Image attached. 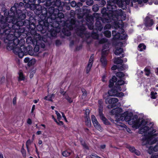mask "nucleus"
I'll return each mask as SVG.
<instances>
[{
  "mask_svg": "<svg viewBox=\"0 0 158 158\" xmlns=\"http://www.w3.org/2000/svg\"><path fill=\"white\" fill-rule=\"evenodd\" d=\"M26 26L28 28H30V24L29 20H25L24 22L18 21L9 16L7 18V23L4 21L2 19L0 21V35L1 36L6 35L11 31L20 30V27Z\"/></svg>",
  "mask_w": 158,
  "mask_h": 158,
  "instance_id": "nucleus-1",
  "label": "nucleus"
},
{
  "mask_svg": "<svg viewBox=\"0 0 158 158\" xmlns=\"http://www.w3.org/2000/svg\"><path fill=\"white\" fill-rule=\"evenodd\" d=\"M156 131V129L152 127L149 128L148 126L141 127L139 133L141 134H144L142 138L143 145L148 144H152L158 142V137L155 138L158 136V133L154 134Z\"/></svg>",
  "mask_w": 158,
  "mask_h": 158,
  "instance_id": "nucleus-2",
  "label": "nucleus"
},
{
  "mask_svg": "<svg viewBox=\"0 0 158 158\" xmlns=\"http://www.w3.org/2000/svg\"><path fill=\"white\" fill-rule=\"evenodd\" d=\"M44 5L47 7L50 6L48 10H45V12L47 15H48L46 22L48 23H52V19H55L56 17V13L59 12L57 8L60 4V2L58 0H47Z\"/></svg>",
  "mask_w": 158,
  "mask_h": 158,
  "instance_id": "nucleus-3",
  "label": "nucleus"
},
{
  "mask_svg": "<svg viewBox=\"0 0 158 158\" xmlns=\"http://www.w3.org/2000/svg\"><path fill=\"white\" fill-rule=\"evenodd\" d=\"M1 37L4 39V41L6 46V48L8 50H11L13 48L14 46H16L18 45H20V42L24 41V39H21L19 40L18 38L14 37L13 35L11 33Z\"/></svg>",
  "mask_w": 158,
  "mask_h": 158,
  "instance_id": "nucleus-4",
  "label": "nucleus"
},
{
  "mask_svg": "<svg viewBox=\"0 0 158 158\" xmlns=\"http://www.w3.org/2000/svg\"><path fill=\"white\" fill-rule=\"evenodd\" d=\"M56 13V17L55 19H52V23L51 24L48 25L52 27L57 28L60 25V22H61V19L64 18V14L62 13H60L59 11Z\"/></svg>",
  "mask_w": 158,
  "mask_h": 158,
  "instance_id": "nucleus-5",
  "label": "nucleus"
},
{
  "mask_svg": "<svg viewBox=\"0 0 158 158\" xmlns=\"http://www.w3.org/2000/svg\"><path fill=\"white\" fill-rule=\"evenodd\" d=\"M94 17L96 19V22L95 23V26L96 29L101 31L103 28V26L102 24L101 21L104 22V19L100 16L99 14L95 13L94 15Z\"/></svg>",
  "mask_w": 158,
  "mask_h": 158,
  "instance_id": "nucleus-6",
  "label": "nucleus"
},
{
  "mask_svg": "<svg viewBox=\"0 0 158 158\" xmlns=\"http://www.w3.org/2000/svg\"><path fill=\"white\" fill-rule=\"evenodd\" d=\"M112 17L110 18L113 19V17L114 16L116 19H121V20H124L126 18V15L124 12L121 9L116 10L111 14Z\"/></svg>",
  "mask_w": 158,
  "mask_h": 158,
  "instance_id": "nucleus-7",
  "label": "nucleus"
},
{
  "mask_svg": "<svg viewBox=\"0 0 158 158\" xmlns=\"http://www.w3.org/2000/svg\"><path fill=\"white\" fill-rule=\"evenodd\" d=\"M82 30L81 31V32L80 34V36L81 37H83L85 36L87 38H89L91 37L94 39H97L98 38V34L96 32L90 33L89 32H85V28L84 27L82 26Z\"/></svg>",
  "mask_w": 158,
  "mask_h": 158,
  "instance_id": "nucleus-8",
  "label": "nucleus"
},
{
  "mask_svg": "<svg viewBox=\"0 0 158 158\" xmlns=\"http://www.w3.org/2000/svg\"><path fill=\"white\" fill-rule=\"evenodd\" d=\"M26 18L25 14L22 13V11L20 9H18L15 12V15L14 16V19L16 21H20L24 22Z\"/></svg>",
  "mask_w": 158,
  "mask_h": 158,
  "instance_id": "nucleus-9",
  "label": "nucleus"
},
{
  "mask_svg": "<svg viewBox=\"0 0 158 158\" xmlns=\"http://www.w3.org/2000/svg\"><path fill=\"white\" fill-rule=\"evenodd\" d=\"M128 123L130 125H133L136 127H139L142 126L143 123H145V122L142 120L141 123H140L139 121L136 118L131 117Z\"/></svg>",
  "mask_w": 158,
  "mask_h": 158,
  "instance_id": "nucleus-10",
  "label": "nucleus"
},
{
  "mask_svg": "<svg viewBox=\"0 0 158 158\" xmlns=\"http://www.w3.org/2000/svg\"><path fill=\"white\" fill-rule=\"evenodd\" d=\"M33 25L34 27H32L31 28V25H30V28H28L29 29V31H30L31 34L34 35V38L35 40V42L36 44H37V41L40 40L41 39V36L39 34L36 33V31L35 30V26L34 24Z\"/></svg>",
  "mask_w": 158,
  "mask_h": 158,
  "instance_id": "nucleus-11",
  "label": "nucleus"
},
{
  "mask_svg": "<svg viewBox=\"0 0 158 158\" xmlns=\"http://www.w3.org/2000/svg\"><path fill=\"white\" fill-rule=\"evenodd\" d=\"M122 89L121 87L120 86H114L113 87L111 90H109L108 92V94L109 96H115L117 93L121 91Z\"/></svg>",
  "mask_w": 158,
  "mask_h": 158,
  "instance_id": "nucleus-12",
  "label": "nucleus"
},
{
  "mask_svg": "<svg viewBox=\"0 0 158 158\" xmlns=\"http://www.w3.org/2000/svg\"><path fill=\"white\" fill-rule=\"evenodd\" d=\"M47 23L48 24H47V27L45 25L43 26L42 25L39 24L37 26L36 29L37 30L39 31H40L41 33H44L46 32V30L48 29V28H49V27H52L50 25L48 26V25L50 24V23H48L47 22Z\"/></svg>",
  "mask_w": 158,
  "mask_h": 158,
  "instance_id": "nucleus-13",
  "label": "nucleus"
},
{
  "mask_svg": "<svg viewBox=\"0 0 158 158\" xmlns=\"http://www.w3.org/2000/svg\"><path fill=\"white\" fill-rule=\"evenodd\" d=\"M86 24L89 28L90 30L93 29L94 26V19L92 16H88L86 17Z\"/></svg>",
  "mask_w": 158,
  "mask_h": 158,
  "instance_id": "nucleus-14",
  "label": "nucleus"
},
{
  "mask_svg": "<svg viewBox=\"0 0 158 158\" xmlns=\"http://www.w3.org/2000/svg\"><path fill=\"white\" fill-rule=\"evenodd\" d=\"M116 8L117 6L115 4L112 2L108 3L107 9L108 11H110L111 14L116 10Z\"/></svg>",
  "mask_w": 158,
  "mask_h": 158,
  "instance_id": "nucleus-15",
  "label": "nucleus"
},
{
  "mask_svg": "<svg viewBox=\"0 0 158 158\" xmlns=\"http://www.w3.org/2000/svg\"><path fill=\"white\" fill-rule=\"evenodd\" d=\"M24 4L22 2H20L19 3H16L14 6L12 7L11 8V11L13 12L17 11L18 9H20L21 7L24 6Z\"/></svg>",
  "mask_w": 158,
  "mask_h": 158,
  "instance_id": "nucleus-16",
  "label": "nucleus"
},
{
  "mask_svg": "<svg viewBox=\"0 0 158 158\" xmlns=\"http://www.w3.org/2000/svg\"><path fill=\"white\" fill-rule=\"evenodd\" d=\"M144 24L146 27H150L154 24L153 20L147 16L144 20Z\"/></svg>",
  "mask_w": 158,
  "mask_h": 158,
  "instance_id": "nucleus-17",
  "label": "nucleus"
},
{
  "mask_svg": "<svg viewBox=\"0 0 158 158\" xmlns=\"http://www.w3.org/2000/svg\"><path fill=\"white\" fill-rule=\"evenodd\" d=\"M123 110L121 108H117L112 110L110 112L111 114L115 115L116 116H118L120 115L122 112Z\"/></svg>",
  "mask_w": 158,
  "mask_h": 158,
  "instance_id": "nucleus-18",
  "label": "nucleus"
},
{
  "mask_svg": "<svg viewBox=\"0 0 158 158\" xmlns=\"http://www.w3.org/2000/svg\"><path fill=\"white\" fill-rule=\"evenodd\" d=\"M21 50L17 54L18 56L20 58H22L24 55V53L27 52V47L26 48L23 44L21 45Z\"/></svg>",
  "mask_w": 158,
  "mask_h": 158,
  "instance_id": "nucleus-19",
  "label": "nucleus"
},
{
  "mask_svg": "<svg viewBox=\"0 0 158 158\" xmlns=\"http://www.w3.org/2000/svg\"><path fill=\"white\" fill-rule=\"evenodd\" d=\"M103 98L105 99V103L106 104H112V98H110L109 96L107 93H105L103 95Z\"/></svg>",
  "mask_w": 158,
  "mask_h": 158,
  "instance_id": "nucleus-20",
  "label": "nucleus"
},
{
  "mask_svg": "<svg viewBox=\"0 0 158 158\" xmlns=\"http://www.w3.org/2000/svg\"><path fill=\"white\" fill-rule=\"evenodd\" d=\"M137 2L140 4L142 2V0H126L125 2L127 5H130V6H133V2Z\"/></svg>",
  "mask_w": 158,
  "mask_h": 158,
  "instance_id": "nucleus-21",
  "label": "nucleus"
},
{
  "mask_svg": "<svg viewBox=\"0 0 158 158\" xmlns=\"http://www.w3.org/2000/svg\"><path fill=\"white\" fill-rule=\"evenodd\" d=\"M22 32L20 30H18V31H11L10 32H9L8 33V34H7V35L9 34H12L13 35H14V37L15 38H18V37H19L20 35H21V33Z\"/></svg>",
  "mask_w": 158,
  "mask_h": 158,
  "instance_id": "nucleus-22",
  "label": "nucleus"
},
{
  "mask_svg": "<svg viewBox=\"0 0 158 158\" xmlns=\"http://www.w3.org/2000/svg\"><path fill=\"white\" fill-rule=\"evenodd\" d=\"M124 30L122 28H119L118 32L116 31H112V35L114 36V38L117 39V37H118L119 34H120L121 32H123L124 31Z\"/></svg>",
  "mask_w": 158,
  "mask_h": 158,
  "instance_id": "nucleus-23",
  "label": "nucleus"
},
{
  "mask_svg": "<svg viewBox=\"0 0 158 158\" xmlns=\"http://www.w3.org/2000/svg\"><path fill=\"white\" fill-rule=\"evenodd\" d=\"M124 32H121L119 34L118 37H117V39L119 40H123L125 39L127 37V35L125 33H124Z\"/></svg>",
  "mask_w": 158,
  "mask_h": 158,
  "instance_id": "nucleus-24",
  "label": "nucleus"
},
{
  "mask_svg": "<svg viewBox=\"0 0 158 158\" xmlns=\"http://www.w3.org/2000/svg\"><path fill=\"white\" fill-rule=\"evenodd\" d=\"M117 81V78L115 76H113L111 79L109 81V86L110 87H112L114 82H115Z\"/></svg>",
  "mask_w": 158,
  "mask_h": 158,
  "instance_id": "nucleus-25",
  "label": "nucleus"
},
{
  "mask_svg": "<svg viewBox=\"0 0 158 158\" xmlns=\"http://www.w3.org/2000/svg\"><path fill=\"white\" fill-rule=\"evenodd\" d=\"M100 119L103 121L104 124L106 125H108L110 124V123L108 120L104 116L103 114L99 115Z\"/></svg>",
  "mask_w": 158,
  "mask_h": 158,
  "instance_id": "nucleus-26",
  "label": "nucleus"
},
{
  "mask_svg": "<svg viewBox=\"0 0 158 158\" xmlns=\"http://www.w3.org/2000/svg\"><path fill=\"white\" fill-rule=\"evenodd\" d=\"M76 21L73 19H72L70 21V25L69 27V29L70 30H72L76 26Z\"/></svg>",
  "mask_w": 158,
  "mask_h": 158,
  "instance_id": "nucleus-27",
  "label": "nucleus"
},
{
  "mask_svg": "<svg viewBox=\"0 0 158 158\" xmlns=\"http://www.w3.org/2000/svg\"><path fill=\"white\" fill-rule=\"evenodd\" d=\"M120 118H119L118 120H116L115 121L116 122H114L115 123V124L118 126H120L122 127L125 128L126 126L124 124L122 123L121 122H120ZM121 119V118H120Z\"/></svg>",
  "mask_w": 158,
  "mask_h": 158,
  "instance_id": "nucleus-28",
  "label": "nucleus"
},
{
  "mask_svg": "<svg viewBox=\"0 0 158 158\" xmlns=\"http://www.w3.org/2000/svg\"><path fill=\"white\" fill-rule=\"evenodd\" d=\"M100 61L104 66H105L107 64V60L104 56H102L100 59Z\"/></svg>",
  "mask_w": 158,
  "mask_h": 158,
  "instance_id": "nucleus-29",
  "label": "nucleus"
},
{
  "mask_svg": "<svg viewBox=\"0 0 158 158\" xmlns=\"http://www.w3.org/2000/svg\"><path fill=\"white\" fill-rule=\"evenodd\" d=\"M93 124L96 129L100 131H102V128L98 121L93 123Z\"/></svg>",
  "mask_w": 158,
  "mask_h": 158,
  "instance_id": "nucleus-30",
  "label": "nucleus"
},
{
  "mask_svg": "<svg viewBox=\"0 0 158 158\" xmlns=\"http://www.w3.org/2000/svg\"><path fill=\"white\" fill-rule=\"evenodd\" d=\"M20 46V48L19 47H16V46H14L13 48L12 49L13 50L15 54L17 55V54L21 50V45Z\"/></svg>",
  "mask_w": 158,
  "mask_h": 158,
  "instance_id": "nucleus-31",
  "label": "nucleus"
},
{
  "mask_svg": "<svg viewBox=\"0 0 158 158\" xmlns=\"http://www.w3.org/2000/svg\"><path fill=\"white\" fill-rule=\"evenodd\" d=\"M123 48H117L114 52V54L116 55H118L123 53Z\"/></svg>",
  "mask_w": 158,
  "mask_h": 158,
  "instance_id": "nucleus-32",
  "label": "nucleus"
},
{
  "mask_svg": "<svg viewBox=\"0 0 158 158\" xmlns=\"http://www.w3.org/2000/svg\"><path fill=\"white\" fill-rule=\"evenodd\" d=\"M114 62L115 64H122L123 62V60L120 59L119 57L115 58L114 60Z\"/></svg>",
  "mask_w": 158,
  "mask_h": 158,
  "instance_id": "nucleus-33",
  "label": "nucleus"
},
{
  "mask_svg": "<svg viewBox=\"0 0 158 158\" xmlns=\"http://www.w3.org/2000/svg\"><path fill=\"white\" fill-rule=\"evenodd\" d=\"M111 69L113 70H115L117 69L119 70H124V68L123 67V66H122L120 67H117V66L116 65H114L111 67Z\"/></svg>",
  "mask_w": 158,
  "mask_h": 158,
  "instance_id": "nucleus-34",
  "label": "nucleus"
},
{
  "mask_svg": "<svg viewBox=\"0 0 158 158\" xmlns=\"http://www.w3.org/2000/svg\"><path fill=\"white\" fill-rule=\"evenodd\" d=\"M138 48L139 51H142L146 49V46L143 44H140L138 45Z\"/></svg>",
  "mask_w": 158,
  "mask_h": 158,
  "instance_id": "nucleus-35",
  "label": "nucleus"
},
{
  "mask_svg": "<svg viewBox=\"0 0 158 158\" xmlns=\"http://www.w3.org/2000/svg\"><path fill=\"white\" fill-rule=\"evenodd\" d=\"M103 104L98 105V112L99 115L102 114Z\"/></svg>",
  "mask_w": 158,
  "mask_h": 158,
  "instance_id": "nucleus-36",
  "label": "nucleus"
},
{
  "mask_svg": "<svg viewBox=\"0 0 158 158\" xmlns=\"http://www.w3.org/2000/svg\"><path fill=\"white\" fill-rule=\"evenodd\" d=\"M62 32L64 35L67 36H70L71 35L70 31L67 30H66L65 29H63Z\"/></svg>",
  "mask_w": 158,
  "mask_h": 158,
  "instance_id": "nucleus-37",
  "label": "nucleus"
},
{
  "mask_svg": "<svg viewBox=\"0 0 158 158\" xmlns=\"http://www.w3.org/2000/svg\"><path fill=\"white\" fill-rule=\"evenodd\" d=\"M122 117H124V120L128 122L131 118V117L128 116V115H125V114H122Z\"/></svg>",
  "mask_w": 158,
  "mask_h": 158,
  "instance_id": "nucleus-38",
  "label": "nucleus"
},
{
  "mask_svg": "<svg viewBox=\"0 0 158 158\" xmlns=\"http://www.w3.org/2000/svg\"><path fill=\"white\" fill-rule=\"evenodd\" d=\"M116 75L117 77L120 78L123 77L125 76L124 74L122 72H117L116 73Z\"/></svg>",
  "mask_w": 158,
  "mask_h": 158,
  "instance_id": "nucleus-39",
  "label": "nucleus"
},
{
  "mask_svg": "<svg viewBox=\"0 0 158 158\" xmlns=\"http://www.w3.org/2000/svg\"><path fill=\"white\" fill-rule=\"evenodd\" d=\"M19 81L23 80L25 77L23 76V73L20 71H19Z\"/></svg>",
  "mask_w": 158,
  "mask_h": 158,
  "instance_id": "nucleus-40",
  "label": "nucleus"
},
{
  "mask_svg": "<svg viewBox=\"0 0 158 158\" xmlns=\"http://www.w3.org/2000/svg\"><path fill=\"white\" fill-rule=\"evenodd\" d=\"M104 34L105 36L107 37H110L111 36V33L110 31H105L104 32Z\"/></svg>",
  "mask_w": 158,
  "mask_h": 158,
  "instance_id": "nucleus-41",
  "label": "nucleus"
},
{
  "mask_svg": "<svg viewBox=\"0 0 158 158\" xmlns=\"http://www.w3.org/2000/svg\"><path fill=\"white\" fill-rule=\"evenodd\" d=\"M124 84V81L122 80H118L116 83V85H118V86H119L120 85H123Z\"/></svg>",
  "mask_w": 158,
  "mask_h": 158,
  "instance_id": "nucleus-42",
  "label": "nucleus"
},
{
  "mask_svg": "<svg viewBox=\"0 0 158 158\" xmlns=\"http://www.w3.org/2000/svg\"><path fill=\"white\" fill-rule=\"evenodd\" d=\"M82 92L83 93V94L82 96V98H85L87 95V93L86 90L82 88L81 89Z\"/></svg>",
  "mask_w": 158,
  "mask_h": 158,
  "instance_id": "nucleus-43",
  "label": "nucleus"
},
{
  "mask_svg": "<svg viewBox=\"0 0 158 158\" xmlns=\"http://www.w3.org/2000/svg\"><path fill=\"white\" fill-rule=\"evenodd\" d=\"M157 93L156 92H154L153 91L151 92V98L153 99H156L157 97Z\"/></svg>",
  "mask_w": 158,
  "mask_h": 158,
  "instance_id": "nucleus-44",
  "label": "nucleus"
},
{
  "mask_svg": "<svg viewBox=\"0 0 158 158\" xmlns=\"http://www.w3.org/2000/svg\"><path fill=\"white\" fill-rule=\"evenodd\" d=\"M35 62V59H32L30 60L29 62L28 63V65L30 66L34 64Z\"/></svg>",
  "mask_w": 158,
  "mask_h": 158,
  "instance_id": "nucleus-45",
  "label": "nucleus"
},
{
  "mask_svg": "<svg viewBox=\"0 0 158 158\" xmlns=\"http://www.w3.org/2000/svg\"><path fill=\"white\" fill-rule=\"evenodd\" d=\"M50 35L52 37H55L57 35V33L55 31L52 30V28L50 30Z\"/></svg>",
  "mask_w": 158,
  "mask_h": 158,
  "instance_id": "nucleus-46",
  "label": "nucleus"
},
{
  "mask_svg": "<svg viewBox=\"0 0 158 158\" xmlns=\"http://www.w3.org/2000/svg\"><path fill=\"white\" fill-rule=\"evenodd\" d=\"M54 97V95L52 94L51 96H48L44 98V99L47 100L52 101V97Z\"/></svg>",
  "mask_w": 158,
  "mask_h": 158,
  "instance_id": "nucleus-47",
  "label": "nucleus"
},
{
  "mask_svg": "<svg viewBox=\"0 0 158 158\" xmlns=\"http://www.w3.org/2000/svg\"><path fill=\"white\" fill-rule=\"evenodd\" d=\"M26 41L28 43V44L31 43L34 44V43L35 42V41L33 42V40L30 37H27L26 39Z\"/></svg>",
  "mask_w": 158,
  "mask_h": 158,
  "instance_id": "nucleus-48",
  "label": "nucleus"
},
{
  "mask_svg": "<svg viewBox=\"0 0 158 158\" xmlns=\"http://www.w3.org/2000/svg\"><path fill=\"white\" fill-rule=\"evenodd\" d=\"M99 9V7L97 5H94L92 6V10L94 12L97 11Z\"/></svg>",
  "mask_w": 158,
  "mask_h": 158,
  "instance_id": "nucleus-49",
  "label": "nucleus"
},
{
  "mask_svg": "<svg viewBox=\"0 0 158 158\" xmlns=\"http://www.w3.org/2000/svg\"><path fill=\"white\" fill-rule=\"evenodd\" d=\"M70 154V152L67 151H64L62 152L63 156L66 157L68 156Z\"/></svg>",
  "mask_w": 158,
  "mask_h": 158,
  "instance_id": "nucleus-50",
  "label": "nucleus"
},
{
  "mask_svg": "<svg viewBox=\"0 0 158 158\" xmlns=\"http://www.w3.org/2000/svg\"><path fill=\"white\" fill-rule=\"evenodd\" d=\"M81 143L83 147L86 149H88V146L87 145L86 143H85V142L83 140H80Z\"/></svg>",
  "mask_w": 158,
  "mask_h": 158,
  "instance_id": "nucleus-51",
  "label": "nucleus"
},
{
  "mask_svg": "<svg viewBox=\"0 0 158 158\" xmlns=\"http://www.w3.org/2000/svg\"><path fill=\"white\" fill-rule=\"evenodd\" d=\"M92 66V64H88L86 68V73H88L89 72Z\"/></svg>",
  "mask_w": 158,
  "mask_h": 158,
  "instance_id": "nucleus-52",
  "label": "nucleus"
},
{
  "mask_svg": "<svg viewBox=\"0 0 158 158\" xmlns=\"http://www.w3.org/2000/svg\"><path fill=\"white\" fill-rule=\"evenodd\" d=\"M93 0H86V4L88 6H91L93 5Z\"/></svg>",
  "mask_w": 158,
  "mask_h": 158,
  "instance_id": "nucleus-53",
  "label": "nucleus"
},
{
  "mask_svg": "<svg viewBox=\"0 0 158 158\" xmlns=\"http://www.w3.org/2000/svg\"><path fill=\"white\" fill-rule=\"evenodd\" d=\"M107 41L108 40L107 39L103 38L99 40V43L100 44H102L107 42Z\"/></svg>",
  "mask_w": 158,
  "mask_h": 158,
  "instance_id": "nucleus-54",
  "label": "nucleus"
},
{
  "mask_svg": "<svg viewBox=\"0 0 158 158\" xmlns=\"http://www.w3.org/2000/svg\"><path fill=\"white\" fill-rule=\"evenodd\" d=\"M144 71L145 73V74L147 76H149L150 74V71L149 69L146 68L144 69Z\"/></svg>",
  "mask_w": 158,
  "mask_h": 158,
  "instance_id": "nucleus-55",
  "label": "nucleus"
},
{
  "mask_svg": "<svg viewBox=\"0 0 158 158\" xmlns=\"http://www.w3.org/2000/svg\"><path fill=\"white\" fill-rule=\"evenodd\" d=\"M112 104L113 105L117 102L118 101V99L117 98H112Z\"/></svg>",
  "mask_w": 158,
  "mask_h": 158,
  "instance_id": "nucleus-56",
  "label": "nucleus"
},
{
  "mask_svg": "<svg viewBox=\"0 0 158 158\" xmlns=\"http://www.w3.org/2000/svg\"><path fill=\"white\" fill-rule=\"evenodd\" d=\"M111 25L109 24H107L104 27V30L109 29L111 28Z\"/></svg>",
  "mask_w": 158,
  "mask_h": 158,
  "instance_id": "nucleus-57",
  "label": "nucleus"
},
{
  "mask_svg": "<svg viewBox=\"0 0 158 158\" xmlns=\"http://www.w3.org/2000/svg\"><path fill=\"white\" fill-rule=\"evenodd\" d=\"M71 6L73 7H75L77 6V3L75 1H73L70 3Z\"/></svg>",
  "mask_w": 158,
  "mask_h": 158,
  "instance_id": "nucleus-58",
  "label": "nucleus"
},
{
  "mask_svg": "<svg viewBox=\"0 0 158 158\" xmlns=\"http://www.w3.org/2000/svg\"><path fill=\"white\" fill-rule=\"evenodd\" d=\"M91 119L93 123L97 121L94 115H92L91 116Z\"/></svg>",
  "mask_w": 158,
  "mask_h": 158,
  "instance_id": "nucleus-59",
  "label": "nucleus"
},
{
  "mask_svg": "<svg viewBox=\"0 0 158 158\" xmlns=\"http://www.w3.org/2000/svg\"><path fill=\"white\" fill-rule=\"evenodd\" d=\"M93 58H94V55H93V54H92L90 56V57L89 58L88 64H92L93 61Z\"/></svg>",
  "mask_w": 158,
  "mask_h": 158,
  "instance_id": "nucleus-60",
  "label": "nucleus"
},
{
  "mask_svg": "<svg viewBox=\"0 0 158 158\" xmlns=\"http://www.w3.org/2000/svg\"><path fill=\"white\" fill-rule=\"evenodd\" d=\"M115 96L118 97H122L124 96V94L122 92L117 93V94H116Z\"/></svg>",
  "mask_w": 158,
  "mask_h": 158,
  "instance_id": "nucleus-61",
  "label": "nucleus"
},
{
  "mask_svg": "<svg viewBox=\"0 0 158 158\" xmlns=\"http://www.w3.org/2000/svg\"><path fill=\"white\" fill-rule=\"evenodd\" d=\"M107 10L105 8H103L101 10V13L103 15H105L106 14H107Z\"/></svg>",
  "mask_w": 158,
  "mask_h": 158,
  "instance_id": "nucleus-62",
  "label": "nucleus"
},
{
  "mask_svg": "<svg viewBox=\"0 0 158 158\" xmlns=\"http://www.w3.org/2000/svg\"><path fill=\"white\" fill-rule=\"evenodd\" d=\"M39 50V47L38 45H36L35 46L34 48V51L35 52H38Z\"/></svg>",
  "mask_w": 158,
  "mask_h": 158,
  "instance_id": "nucleus-63",
  "label": "nucleus"
},
{
  "mask_svg": "<svg viewBox=\"0 0 158 158\" xmlns=\"http://www.w3.org/2000/svg\"><path fill=\"white\" fill-rule=\"evenodd\" d=\"M128 148L130 151L131 152H134L135 151V149L134 147L129 146Z\"/></svg>",
  "mask_w": 158,
  "mask_h": 158,
  "instance_id": "nucleus-64",
  "label": "nucleus"
}]
</instances>
